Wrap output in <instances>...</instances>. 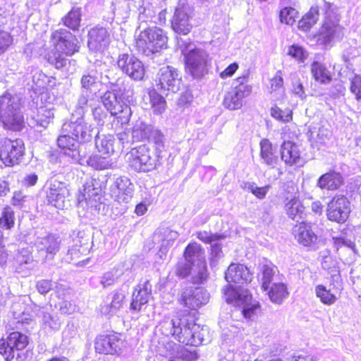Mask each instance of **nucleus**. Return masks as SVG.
Masks as SVG:
<instances>
[{"label":"nucleus","instance_id":"obj_40","mask_svg":"<svg viewBox=\"0 0 361 361\" xmlns=\"http://www.w3.org/2000/svg\"><path fill=\"white\" fill-rule=\"evenodd\" d=\"M41 317L42 328L47 333L51 334L60 329L61 322L56 314L42 310Z\"/></svg>","mask_w":361,"mask_h":361},{"label":"nucleus","instance_id":"obj_63","mask_svg":"<svg viewBox=\"0 0 361 361\" xmlns=\"http://www.w3.org/2000/svg\"><path fill=\"white\" fill-rule=\"evenodd\" d=\"M176 45L178 49H180V52L185 56V57L190 49H196L190 41L188 39L185 40L180 37L177 38Z\"/></svg>","mask_w":361,"mask_h":361},{"label":"nucleus","instance_id":"obj_42","mask_svg":"<svg viewBox=\"0 0 361 361\" xmlns=\"http://www.w3.org/2000/svg\"><path fill=\"white\" fill-rule=\"evenodd\" d=\"M185 260L195 264L201 260H205L204 251L201 245L197 243H191L188 245L184 252Z\"/></svg>","mask_w":361,"mask_h":361},{"label":"nucleus","instance_id":"obj_24","mask_svg":"<svg viewBox=\"0 0 361 361\" xmlns=\"http://www.w3.org/2000/svg\"><path fill=\"white\" fill-rule=\"evenodd\" d=\"M111 195L118 202H128L133 196V186L126 176L117 178L111 187Z\"/></svg>","mask_w":361,"mask_h":361},{"label":"nucleus","instance_id":"obj_54","mask_svg":"<svg viewBox=\"0 0 361 361\" xmlns=\"http://www.w3.org/2000/svg\"><path fill=\"white\" fill-rule=\"evenodd\" d=\"M270 114L273 118L283 123L289 122L293 118L290 109H285L282 110L277 106L271 108Z\"/></svg>","mask_w":361,"mask_h":361},{"label":"nucleus","instance_id":"obj_45","mask_svg":"<svg viewBox=\"0 0 361 361\" xmlns=\"http://www.w3.org/2000/svg\"><path fill=\"white\" fill-rule=\"evenodd\" d=\"M208 276L206 260L192 264V276L195 283H202L207 279Z\"/></svg>","mask_w":361,"mask_h":361},{"label":"nucleus","instance_id":"obj_50","mask_svg":"<svg viewBox=\"0 0 361 361\" xmlns=\"http://www.w3.org/2000/svg\"><path fill=\"white\" fill-rule=\"evenodd\" d=\"M15 224L14 212L10 207H4L0 216V227L6 229H11Z\"/></svg>","mask_w":361,"mask_h":361},{"label":"nucleus","instance_id":"obj_10","mask_svg":"<svg viewBox=\"0 0 361 361\" xmlns=\"http://www.w3.org/2000/svg\"><path fill=\"white\" fill-rule=\"evenodd\" d=\"M252 92V87L247 84V76L239 77L233 82V88L226 94L224 104L231 110L239 109L243 99Z\"/></svg>","mask_w":361,"mask_h":361},{"label":"nucleus","instance_id":"obj_36","mask_svg":"<svg viewBox=\"0 0 361 361\" xmlns=\"http://www.w3.org/2000/svg\"><path fill=\"white\" fill-rule=\"evenodd\" d=\"M284 208L288 216L297 221L302 219L305 214V207L301 201L295 197L290 199L286 198Z\"/></svg>","mask_w":361,"mask_h":361},{"label":"nucleus","instance_id":"obj_39","mask_svg":"<svg viewBox=\"0 0 361 361\" xmlns=\"http://www.w3.org/2000/svg\"><path fill=\"white\" fill-rule=\"evenodd\" d=\"M54 118L53 109L42 106L37 109L36 114L32 118L31 125L47 128Z\"/></svg>","mask_w":361,"mask_h":361},{"label":"nucleus","instance_id":"obj_16","mask_svg":"<svg viewBox=\"0 0 361 361\" xmlns=\"http://www.w3.org/2000/svg\"><path fill=\"white\" fill-rule=\"evenodd\" d=\"M191 16L192 10L190 6L185 0H180L171 20L173 30L176 33L183 35H188L192 27L190 23Z\"/></svg>","mask_w":361,"mask_h":361},{"label":"nucleus","instance_id":"obj_56","mask_svg":"<svg viewBox=\"0 0 361 361\" xmlns=\"http://www.w3.org/2000/svg\"><path fill=\"white\" fill-rule=\"evenodd\" d=\"M298 11L292 7H285L281 10L279 17L281 23L293 25L298 16Z\"/></svg>","mask_w":361,"mask_h":361},{"label":"nucleus","instance_id":"obj_11","mask_svg":"<svg viewBox=\"0 0 361 361\" xmlns=\"http://www.w3.org/2000/svg\"><path fill=\"white\" fill-rule=\"evenodd\" d=\"M155 82L157 89L163 94L174 93L180 89L182 77L176 68L167 66L159 69Z\"/></svg>","mask_w":361,"mask_h":361},{"label":"nucleus","instance_id":"obj_14","mask_svg":"<svg viewBox=\"0 0 361 361\" xmlns=\"http://www.w3.org/2000/svg\"><path fill=\"white\" fill-rule=\"evenodd\" d=\"M28 344L27 336L13 331L6 337L0 339V354L6 361H11L15 357V352L23 350Z\"/></svg>","mask_w":361,"mask_h":361},{"label":"nucleus","instance_id":"obj_51","mask_svg":"<svg viewBox=\"0 0 361 361\" xmlns=\"http://www.w3.org/2000/svg\"><path fill=\"white\" fill-rule=\"evenodd\" d=\"M150 102L154 114H161L166 109L164 98L158 94L156 90L149 92Z\"/></svg>","mask_w":361,"mask_h":361},{"label":"nucleus","instance_id":"obj_61","mask_svg":"<svg viewBox=\"0 0 361 361\" xmlns=\"http://www.w3.org/2000/svg\"><path fill=\"white\" fill-rule=\"evenodd\" d=\"M192 338L195 339L199 338L200 343H197L195 346L203 344L204 343H208L210 341L209 336L208 329L206 326H200L199 325V330L195 334H192Z\"/></svg>","mask_w":361,"mask_h":361},{"label":"nucleus","instance_id":"obj_2","mask_svg":"<svg viewBox=\"0 0 361 361\" xmlns=\"http://www.w3.org/2000/svg\"><path fill=\"white\" fill-rule=\"evenodd\" d=\"M161 328L164 329L166 334H171L175 339L183 344L195 345L200 342L199 338H192V334H195L199 330V325L194 323L188 315L165 319L161 322Z\"/></svg>","mask_w":361,"mask_h":361},{"label":"nucleus","instance_id":"obj_35","mask_svg":"<svg viewBox=\"0 0 361 361\" xmlns=\"http://www.w3.org/2000/svg\"><path fill=\"white\" fill-rule=\"evenodd\" d=\"M178 234L176 231L169 228H164L162 231L155 233L154 239L161 242L159 248V255L161 257H162L163 255H166L169 247L173 245L174 240L178 238Z\"/></svg>","mask_w":361,"mask_h":361},{"label":"nucleus","instance_id":"obj_26","mask_svg":"<svg viewBox=\"0 0 361 361\" xmlns=\"http://www.w3.org/2000/svg\"><path fill=\"white\" fill-rule=\"evenodd\" d=\"M79 142L68 133L60 135L57 140L58 146L63 150L64 154L71 157L73 161L81 164L83 156L80 154Z\"/></svg>","mask_w":361,"mask_h":361},{"label":"nucleus","instance_id":"obj_29","mask_svg":"<svg viewBox=\"0 0 361 361\" xmlns=\"http://www.w3.org/2000/svg\"><path fill=\"white\" fill-rule=\"evenodd\" d=\"M152 297V286L148 281L139 283L133 293L130 307L135 311H140Z\"/></svg>","mask_w":361,"mask_h":361},{"label":"nucleus","instance_id":"obj_55","mask_svg":"<svg viewBox=\"0 0 361 361\" xmlns=\"http://www.w3.org/2000/svg\"><path fill=\"white\" fill-rule=\"evenodd\" d=\"M350 91L354 94L361 109V76L355 74L350 78Z\"/></svg>","mask_w":361,"mask_h":361},{"label":"nucleus","instance_id":"obj_12","mask_svg":"<svg viewBox=\"0 0 361 361\" xmlns=\"http://www.w3.org/2000/svg\"><path fill=\"white\" fill-rule=\"evenodd\" d=\"M185 60L186 69L194 78H201L207 73L209 55L204 49H190Z\"/></svg>","mask_w":361,"mask_h":361},{"label":"nucleus","instance_id":"obj_23","mask_svg":"<svg viewBox=\"0 0 361 361\" xmlns=\"http://www.w3.org/2000/svg\"><path fill=\"white\" fill-rule=\"evenodd\" d=\"M89 252V243H82L81 240H76L68 249L65 260L68 263L74 264L75 266H85L89 262V258L85 257Z\"/></svg>","mask_w":361,"mask_h":361},{"label":"nucleus","instance_id":"obj_15","mask_svg":"<svg viewBox=\"0 0 361 361\" xmlns=\"http://www.w3.org/2000/svg\"><path fill=\"white\" fill-rule=\"evenodd\" d=\"M350 211L348 198L343 195H336L327 204L326 216L331 221L343 224L347 221Z\"/></svg>","mask_w":361,"mask_h":361},{"label":"nucleus","instance_id":"obj_34","mask_svg":"<svg viewBox=\"0 0 361 361\" xmlns=\"http://www.w3.org/2000/svg\"><path fill=\"white\" fill-rule=\"evenodd\" d=\"M260 157L263 162L271 168H274L279 161L276 150L268 139L260 142Z\"/></svg>","mask_w":361,"mask_h":361},{"label":"nucleus","instance_id":"obj_28","mask_svg":"<svg viewBox=\"0 0 361 361\" xmlns=\"http://www.w3.org/2000/svg\"><path fill=\"white\" fill-rule=\"evenodd\" d=\"M300 147L291 141H284L281 146V158L286 165H302Z\"/></svg>","mask_w":361,"mask_h":361},{"label":"nucleus","instance_id":"obj_25","mask_svg":"<svg viewBox=\"0 0 361 361\" xmlns=\"http://www.w3.org/2000/svg\"><path fill=\"white\" fill-rule=\"evenodd\" d=\"M225 279L228 283H248L252 281V274L244 264L232 263L225 272Z\"/></svg>","mask_w":361,"mask_h":361},{"label":"nucleus","instance_id":"obj_32","mask_svg":"<svg viewBox=\"0 0 361 361\" xmlns=\"http://www.w3.org/2000/svg\"><path fill=\"white\" fill-rule=\"evenodd\" d=\"M293 233L298 243L304 246H309L317 240V236L312 230L311 226L304 222L294 228Z\"/></svg>","mask_w":361,"mask_h":361},{"label":"nucleus","instance_id":"obj_49","mask_svg":"<svg viewBox=\"0 0 361 361\" xmlns=\"http://www.w3.org/2000/svg\"><path fill=\"white\" fill-rule=\"evenodd\" d=\"M81 12L80 8H73L63 18L64 25L73 30H78L80 23Z\"/></svg>","mask_w":361,"mask_h":361},{"label":"nucleus","instance_id":"obj_18","mask_svg":"<svg viewBox=\"0 0 361 361\" xmlns=\"http://www.w3.org/2000/svg\"><path fill=\"white\" fill-rule=\"evenodd\" d=\"M37 252L44 261L53 259L54 255L59 251L61 242L52 234L44 236H37L35 241Z\"/></svg>","mask_w":361,"mask_h":361},{"label":"nucleus","instance_id":"obj_44","mask_svg":"<svg viewBox=\"0 0 361 361\" xmlns=\"http://www.w3.org/2000/svg\"><path fill=\"white\" fill-rule=\"evenodd\" d=\"M318 18V7L312 6L310 8L308 13H307L299 21L298 28L304 31L309 30L317 23Z\"/></svg>","mask_w":361,"mask_h":361},{"label":"nucleus","instance_id":"obj_52","mask_svg":"<svg viewBox=\"0 0 361 361\" xmlns=\"http://www.w3.org/2000/svg\"><path fill=\"white\" fill-rule=\"evenodd\" d=\"M97 76L96 71H91L82 75L80 80L82 91L91 94L92 88L97 85Z\"/></svg>","mask_w":361,"mask_h":361},{"label":"nucleus","instance_id":"obj_30","mask_svg":"<svg viewBox=\"0 0 361 361\" xmlns=\"http://www.w3.org/2000/svg\"><path fill=\"white\" fill-rule=\"evenodd\" d=\"M343 183L341 173L334 170H330L322 175L317 182V186L322 190H336Z\"/></svg>","mask_w":361,"mask_h":361},{"label":"nucleus","instance_id":"obj_62","mask_svg":"<svg viewBox=\"0 0 361 361\" xmlns=\"http://www.w3.org/2000/svg\"><path fill=\"white\" fill-rule=\"evenodd\" d=\"M197 238L205 243L212 244L217 242L222 236L218 234H212L207 231H200L197 234Z\"/></svg>","mask_w":361,"mask_h":361},{"label":"nucleus","instance_id":"obj_5","mask_svg":"<svg viewBox=\"0 0 361 361\" xmlns=\"http://www.w3.org/2000/svg\"><path fill=\"white\" fill-rule=\"evenodd\" d=\"M101 99L111 116H116L118 123L123 125L129 122L132 115L131 109L130 106L123 102L121 94L118 92L116 85H113L111 90L104 92Z\"/></svg>","mask_w":361,"mask_h":361},{"label":"nucleus","instance_id":"obj_37","mask_svg":"<svg viewBox=\"0 0 361 361\" xmlns=\"http://www.w3.org/2000/svg\"><path fill=\"white\" fill-rule=\"evenodd\" d=\"M154 127L143 121L141 119L137 120L132 128V138L133 141L149 140L150 135Z\"/></svg>","mask_w":361,"mask_h":361},{"label":"nucleus","instance_id":"obj_1","mask_svg":"<svg viewBox=\"0 0 361 361\" xmlns=\"http://www.w3.org/2000/svg\"><path fill=\"white\" fill-rule=\"evenodd\" d=\"M51 39L56 52L49 54L47 60L56 68H61L66 63V60L61 54L71 56L78 52L80 49V42L74 35L66 29H59L53 32Z\"/></svg>","mask_w":361,"mask_h":361},{"label":"nucleus","instance_id":"obj_58","mask_svg":"<svg viewBox=\"0 0 361 361\" xmlns=\"http://www.w3.org/2000/svg\"><path fill=\"white\" fill-rule=\"evenodd\" d=\"M288 54L299 61H303L307 57V51L302 47L298 45L289 47Z\"/></svg>","mask_w":361,"mask_h":361},{"label":"nucleus","instance_id":"obj_41","mask_svg":"<svg viewBox=\"0 0 361 361\" xmlns=\"http://www.w3.org/2000/svg\"><path fill=\"white\" fill-rule=\"evenodd\" d=\"M260 281L262 289H267L269 286L274 281V277L278 272V269L271 262L263 264L260 268Z\"/></svg>","mask_w":361,"mask_h":361},{"label":"nucleus","instance_id":"obj_17","mask_svg":"<svg viewBox=\"0 0 361 361\" xmlns=\"http://www.w3.org/2000/svg\"><path fill=\"white\" fill-rule=\"evenodd\" d=\"M118 67L121 71L134 80H142L145 74L142 62L133 55L120 54L117 60Z\"/></svg>","mask_w":361,"mask_h":361},{"label":"nucleus","instance_id":"obj_48","mask_svg":"<svg viewBox=\"0 0 361 361\" xmlns=\"http://www.w3.org/2000/svg\"><path fill=\"white\" fill-rule=\"evenodd\" d=\"M88 166L96 170H104L111 167L113 163L107 157L92 155L87 160Z\"/></svg>","mask_w":361,"mask_h":361},{"label":"nucleus","instance_id":"obj_7","mask_svg":"<svg viewBox=\"0 0 361 361\" xmlns=\"http://www.w3.org/2000/svg\"><path fill=\"white\" fill-rule=\"evenodd\" d=\"M339 18L331 11H326L325 20L316 35L317 44L331 47L335 42L343 37V28L339 24Z\"/></svg>","mask_w":361,"mask_h":361},{"label":"nucleus","instance_id":"obj_43","mask_svg":"<svg viewBox=\"0 0 361 361\" xmlns=\"http://www.w3.org/2000/svg\"><path fill=\"white\" fill-rule=\"evenodd\" d=\"M311 72L315 80L321 83H329L331 80L329 71L319 62L314 61L312 63Z\"/></svg>","mask_w":361,"mask_h":361},{"label":"nucleus","instance_id":"obj_31","mask_svg":"<svg viewBox=\"0 0 361 361\" xmlns=\"http://www.w3.org/2000/svg\"><path fill=\"white\" fill-rule=\"evenodd\" d=\"M16 271L23 276L30 274V271L37 266V262L33 259L30 252L22 249L16 256Z\"/></svg>","mask_w":361,"mask_h":361},{"label":"nucleus","instance_id":"obj_9","mask_svg":"<svg viewBox=\"0 0 361 361\" xmlns=\"http://www.w3.org/2000/svg\"><path fill=\"white\" fill-rule=\"evenodd\" d=\"M25 154V145L22 140L0 138V159L6 166L18 164Z\"/></svg>","mask_w":361,"mask_h":361},{"label":"nucleus","instance_id":"obj_64","mask_svg":"<svg viewBox=\"0 0 361 361\" xmlns=\"http://www.w3.org/2000/svg\"><path fill=\"white\" fill-rule=\"evenodd\" d=\"M12 42L10 34L5 31L0 32V55L11 45Z\"/></svg>","mask_w":361,"mask_h":361},{"label":"nucleus","instance_id":"obj_13","mask_svg":"<svg viewBox=\"0 0 361 361\" xmlns=\"http://www.w3.org/2000/svg\"><path fill=\"white\" fill-rule=\"evenodd\" d=\"M62 130L64 133L74 136L78 142H85L91 140L94 127L93 124L87 122L83 116H73L70 121L63 123Z\"/></svg>","mask_w":361,"mask_h":361},{"label":"nucleus","instance_id":"obj_20","mask_svg":"<svg viewBox=\"0 0 361 361\" xmlns=\"http://www.w3.org/2000/svg\"><path fill=\"white\" fill-rule=\"evenodd\" d=\"M83 188L82 192H80L78 197L79 206L87 209L99 210L101 207L100 190L94 188L92 180L87 181Z\"/></svg>","mask_w":361,"mask_h":361},{"label":"nucleus","instance_id":"obj_6","mask_svg":"<svg viewBox=\"0 0 361 361\" xmlns=\"http://www.w3.org/2000/svg\"><path fill=\"white\" fill-rule=\"evenodd\" d=\"M223 294L228 303L242 307L241 312L245 318H252L259 308L258 302L252 301V295L247 289H237L228 285L223 289Z\"/></svg>","mask_w":361,"mask_h":361},{"label":"nucleus","instance_id":"obj_22","mask_svg":"<svg viewBox=\"0 0 361 361\" xmlns=\"http://www.w3.org/2000/svg\"><path fill=\"white\" fill-rule=\"evenodd\" d=\"M69 195V190L63 183L52 181L47 192V198L49 204L62 209L66 206V200Z\"/></svg>","mask_w":361,"mask_h":361},{"label":"nucleus","instance_id":"obj_4","mask_svg":"<svg viewBox=\"0 0 361 361\" xmlns=\"http://www.w3.org/2000/svg\"><path fill=\"white\" fill-rule=\"evenodd\" d=\"M168 37L164 32L157 27L147 28L136 37L135 45L137 49L147 56L166 48Z\"/></svg>","mask_w":361,"mask_h":361},{"label":"nucleus","instance_id":"obj_38","mask_svg":"<svg viewBox=\"0 0 361 361\" xmlns=\"http://www.w3.org/2000/svg\"><path fill=\"white\" fill-rule=\"evenodd\" d=\"M126 298L125 293L121 290H116L113 293L111 301L101 307V312L105 315H112L119 310Z\"/></svg>","mask_w":361,"mask_h":361},{"label":"nucleus","instance_id":"obj_19","mask_svg":"<svg viewBox=\"0 0 361 361\" xmlns=\"http://www.w3.org/2000/svg\"><path fill=\"white\" fill-rule=\"evenodd\" d=\"M209 300V293L201 288H185L180 296V303L191 310H196L206 305Z\"/></svg>","mask_w":361,"mask_h":361},{"label":"nucleus","instance_id":"obj_59","mask_svg":"<svg viewBox=\"0 0 361 361\" xmlns=\"http://www.w3.org/2000/svg\"><path fill=\"white\" fill-rule=\"evenodd\" d=\"M192 262L188 261L180 262L177 264L176 274L180 278H185L190 274H192Z\"/></svg>","mask_w":361,"mask_h":361},{"label":"nucleus","instance_id":"obj_46","mask_svg":"<svg viewBox=\"0 0 361 361\" xmlns=\"http://www.w3.org/2000/svg\"><path fill=\"white\" fill-rule=\"evenodd\" d=\"M315 295L320 302L326 305H332L336 300V296L328 290L324 285L319 284L315 286Z\"/></svg>","mask_w":361,"mask_h":361},{"label":"nucleus","instance_id":"obj_47","mask_svg":"<svg viewBox=\"0 0 361 361\" xmlns=\"http://www.w3.org/2000/svg\"><path fill=\"white\" fill-rule=\"evenodd\" d=\"M95 145L99 152L103 155L109 156L114 152V139L111 135L104 136L103 137L97 135Z\"/></svg>","mask_w":361,"mask_h":361},{"label":"nucleus","instance_id":"obj_53","mask_svg":"<svg viewBox=\"0 0 361 361\" xmlns=\"http://www.w3.org/2000/svg\"><path fill=\"white\" fill-rule=\"evenodd\" d=\"M244 190H247L255 195L257 198L262 200L264 199L269 188V185H265L263 187H258L254 182H245L242 186Z\"/></svg>","mask_w":361,"mask_h":361},{"label":"nucleus","instance_id":"obj_21","mask_svg":"<svg viewBox=\"0 0 361 361\" xmlns=\"http://www.w3.org/2000/svg\"><path fill=\"white\" fill-rule=\"evenodd\" d=\"M123 347V341L117 334L99 336L94 345L97 353L110 355L119 354Z\"/></svg>","mask_w":361,"mask_h":361},{"label":"nucleus","instance_id":"obj_57","mask_svg":"<svg viewBox=\"0 0 361 361\" xmlns=\"http://www.w3.org/2000/svg\"><path fill=\"white\" fill-rule=\"evenodd\" d=\"M121 273L118 269H111L104 274L101 278L100 283L104 288L109 287L114 285L117 281Z\"/></svg>","mask_w":361,"mask_h":361},{"label":"nucleus","instance_id":"obj_3","mask_svg":"<svg viewBox=\"0 0 361 361\" xmlns=\"http://www.w3.org/2000/svg\"><path fill=\"white\" fill-rule=\"evenodd\" d=\"M0 121L12 130L19 131L24 127L20 99L17 95L6 92L0 97Z\"/></svg>","mask_w":361,"mask_h":361},{"label":"nucleus","instance_id":"obj_27","mask_svg":"<svg viewBox=\"0 0 361 361\" xmlns=\"http://www.w3.org/2000/svg\"><path fill=\"white\" fill-rule=\"evenodd\" d=\"M88 47L93 51L104 50L110 42V34L104 27H96L88 33Z\"/></svg>","mask_w":361,"mask_h":361},{"label":"nucleus","instance_id":"obj_8","mask_svg":"<svg viewBox=\"0 0 361 361\" xmlns=\"http://www.w3.org/2000/svg\"><path fill=\"white\" fill-rule=\"evenodd\" d=\"M126 158L129 166L136 171L147 172L156 167L157 159L146 145L133 148L126 154Z\"/></svg>","mask_w":361,"mask_h":361},{"label":"nucleus","instance_id":"obj_60","mask_svg":"<svg viewBox=\"0 0 361 361\" xmlns=\"http://www.w3.org/2000/svg\"><path fill=\"white\" fill-rule=\"evenodd\" d=\"M222 248L221 245L217 242H214L211 246L210 252V264L211 266H215L218 260L222 257Z\"/></svg>","mask_w":361,"mask_h":361},{"label":"nucleus","instance_id":"obj_33","mask_svg":"<svg viewBox=\"0 0 361 361\" xmlns=\"http://www.w3.org/2000/svg\"><path fill=\"white\" fill-rule=\"evenodd\" d=\"M263 290L267 292L272 302L278 305L281 304L289 295L287 286L283 282H273L267 289Z\"/></svg>","mask_w":361,"mask_h":361}]
</instances>
